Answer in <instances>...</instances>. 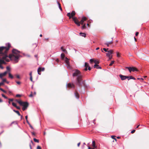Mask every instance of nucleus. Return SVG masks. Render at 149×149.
<instances>
[{
    "mask_svg": "<svg viewBox=\"0 0 149 149\" xmlns=\"http://www.w3.org/2000/svg\"><path fill=\"white\" fill-rule=\"evenodd\" d=\"M6 46L8 47H0V54H2L4 55L1 59H0V64L6 63L4 60H6L7 62H8L9 60L8 58V56L6 54L7 51L9 49V48L10 47V44L8 43L6 44Z\"/></svg>",
    "mask_w": 149,
    "mask_h": 149,
    "instance_id": "nucleus-1",
    "label": "nucleus"
},
{
    "mask_svg": "<svg viewBox=\"0 0 149 149\" xmlns=\"http://www.w3.org/2000/svg\"><path fill=\"white\" fill-rule=\"evenodd\" d=\"M20 53L19 51L13 49L12 50V54L9 55V58L10 60L14 61L15 63H17L20 56Z\"/></svg>",
    "mask_w": 149,
    "mask_h": 149,
    "instance_id": "nucleus-2",
    "label": "nucleus"
},
{
    "mask_svg": "<svg viewBox=\"0 0 149 149\" xmlns=\"http://www.w3.org/2000/svg\"><path fill=\"white\" fill-rule=\"evenodd\" d=\"M72 75L73 77L75 76L77 77V84L79 86H80L83 82L81 80L82 75L80 72L78 70H76L75 72L73 73Z\"/></svg>",
    "mask_w": 149,
    "mask_h": 149,
    "instance_id": "nucleus-3",
    "label": "nucleus"
},
{
    "mask_svg": "<svg viewBox=\"0 0 149 149\" xmlns=\"http://www.w3.org/2000/svg\"><path fill=\"white\" fill-rule=\"evenodd\" d=\"M75 12L74 11H73L71 13H68L67 14V15L69 17L70 19L72 17L75 24H76L78 26H80L79 22L78 21L76 17H73L75 15Z\"/></svg>",
    "mask_w": 149,
    "mask_h": 149,
    "instance_id": "nucleus-4",
    "label": "nucleus"
},
{
    "mask_svg": "<svg viewBox=\"0 0 149 149\" xmlns=\"http://www.w3.org/2000/svg\"><path fill=\"white\" fill-rule=\"evenodd\" d=\"M75 12L74 11H73L71 13H68L67 14V15L69 17L70 19L72 17L75 24H76L78 26H80L79 22L78 21L76 17H73L75 15Z\"/></svg>",
    "mask_w": 149,
    "mask_h": 149,
    "instance_id": "nucleus-5",
    "label": "nucleus"
},
{
    "mask_svg": "<svg viewBox=\"0 0 149 149\" xmlns=\"http://www.w3.org/2000/svg\"><path fill=\"white\" fill-rule=\"evenodd\" d=\"M75 12L74 11H73L71 13H68L67 14V15L69 17L70 19L72 17L75 24H76L78 26H80L79 22L78 21L76 17H73L75 15Z\"/></svg>",
    "mask_w": 149,
    "mask_h": 149,
    "instance_id": "nucleus-6",
    "label": "nucleus"
},
{
    "mask_svg": "<svg viewBox=\"0 0 149 149\" xmlns=\"http://www.w3.org/2000/svg\"><path fill=\"white\" fill-rule=\"evenodd\" d=\"M29 105L28 103L27 102H22V104H20V105L23 106L22 108V110L23 111L25 110L27 108Z\"/></svg>",
    "mask_w": 149,
    "mask_h": 149,
    "instance_id": "nucleus-7",
    "label": "nucleus"
},
{
    "mask_svg": "<svg viewBox=\"0 0 149 149\" xmlns=\"http://www.w3.org/2000/svg\"><path fill=\"white\" fill-rule=\"evenodd\" d=\"M130 72H131V71L134 72L135 71H138V69L134 67H127Z\"/></svg>",
    "mask_w": 149,
    "mask_h": 149,
    "instance_id": "nucleus-8",
    "label": "nucleus"
},
{
    "mask_svg": "<svg viewBox=\"0 0 149 149\" xmlns=\"http://www.w3.org/2000/svg\"><path fill=\"white\" fill-rule=\"evenodd\" d=\"M66 65L67 66V67L68 68L70 69L71 68V67L70 65L68 59L66 57Z\"/></svg>",
    "mask_w": 149,
    "mask_h": 149,
    "instance_id": "nucleus-9",
    "label": "nucleus"
},
{
    "mask_svg": "<svg viewBox=\"0 0 149 149\" xmlns=\"http://www.w3.org/2000/svg\"><path fill=\"white\" fill-rule=\"evenodd\" d=\"M119 77H120L121 79L122 80H125L126 79H127V78H129V77L128 76L123 75L122 74H120L119 75Z\"/></svg>",
    "mask_w": 149,
    "mask_h": 149,
    "instance_id": "nucleus-10",
    "label": "nucleus"
},
{
    "mask_svg": "<svg viewBox=\"0 0 149 149\" xmlns=\"http://www.w3.org/2000/svg\"><path fill=\"white\" fill-rule=\"evenodd\" d=\"M113 50H110L109 51H108L107 53L106 54L107 56L108 57L110 56H111V54L113 53Z\"/></svg>",
    "mask_w": 149,
    "mask_h": 149,
    "instance_id": "nucleus-11",
    "label": "nucleus"
},
{
    "mask_svg": "<svg viewBox=\"0 0 149 149\" xmlns=\"http://www.w3.org/2000/svg\"><path fill=\"white\" fill-rule=\"evenodd\" d=\"M87 18L84 16H83L82 17V19L80 22V24H83L84 21L86 20Z\"/></svg>",
    "mask_w": 149,
    "mask_h": 149,
    "instance_id": "nucleus-12",
    "label": "nucleus"
},
{
    "mask_svg": "<svg viewBox=\"0 0 149 149\" xmlns=\"http://www.w3.org/2000/svg\"><path fill=\"white\" fill-rule=\"evenodd\" d=\"M67 87L70 88H74V85L72 83H69L67 85Z\"/></svg>",
    "mask_w": 149,
    "mask_h": 149,
    "instance_id": "nucleus-13",
    "label": "nucleus"
},
{
    "mask_svg": "<svg viewBox=\"0 0 149 149\" xmlns=\"http://www.w3.org/2000/svg\"><path fill=\"white\" fill-rule=\"evenodd\" d=\"M7 73V72L6 71L3 73L0 74V78L2 79L3 77L5 76Z\"/></svg>",
    "mask_w": 149,
    "mask_h": 149,
    "instance_id": "nucleus-14",
    "label": "nucleus"
},
{
    "mask_svg": "<svg viewBox=\"0 0 149 149\" xmlns=\"http://www.w3.org/2000/svg\"><path fill=\"white\" fill-rule=\"evenodd\" d=\"M112 40L109 42H108L106 43H105V44L107 45V46L108 47L110 44H112L113 43V38H112Z\"/></svg>",
    "mask_w": 149,
    "mask_h": 149,
    "instance_id": "nucleus-15",
    "label": "nucleus"
},
{
    "mask_svg": "<svg viewBox=\"0 0 149 149\" xmlns=\"http://www.w3.org/2000/svg\"><path fill=\"white\" fill-rule=\"evenodd\" d=\"M85 67H88V69L90 70H91V68L90 66H89L88 64L86 63L85 62Z\"/></svg>",
    "mask_w": 149,
    "mask_h": 149,
    "instance_id": "nucleus-16",
    "label": "nucleus"
},
{
    "mask_svg": "<svg viewBox=\"0 0 149 149\" xmlns=\"http://www.w3.org/2000/svg\"><path fill=\"white\" fill-rule=\"evenodd\" d=\"M9 77L12 79L14 78L13 76L11 74L10 72L8 73Z\"/></svg>",
    "mask_w": 149,
    "mask_h": 149,
    "instance_id": "nucleus-17",
    "label": "nucleus"
},
{
    "mask_svg": "<svg viewBox=\"0 0 149 149\" xmlns=\"http://www.w3.org/2000/svg\"><path fill=\"white\" fill-rule=\"evenodd\" d=\"M94 67L97 69H101V67L99 66L97 64H95Z\"/></svg>",
    "mask_w": 149,
    "mask_h": 149,
    "instance_id": "nucleus-18",
    "label": "nucleus"
},
{
    "mask_svg": "<svg viewBox=\"0 0 149 149\" xmlns=\"http://www.w3.org/2000/svg\"><path fill=\"white\" fill-rule=\"evenodd\" d=\"M65 54H64L63 53H62L61 54V59L63 60H64V58H65Z\"/></svg>",
    "mask_w": 149,
    "mask_h": 149,
    "instance_id": "nucleus-19",
    "label": "nucleus"
},
{
    "mask_svg": "<svg viewBox=\"0 0 149 149\" xmlns=\"http://www.w3.org/2000/svg\"><path fill=\"white\" fill-rule=\"evenodd\" d=\"M75 96L78 99L79 98V94L77 92H76L75 93Z\"/></svg>",
    "mask_w": 149,
    "mask_h": 149,
    "instance_id": "nucleus-20",
    "label": "nucleus"
},
{
    "mask_svg": "<svg viewBox=\"0 0 149 149\" xmlns=\"http://www.w3.org/2000/svg\"><path fill=\"white\" fill-rule=\"evenodd\" d=\"M92 146L95 148H96V146H95V141H93L92 142Z\"/></svg>",
    "mask_w": 149,
    "mask_h": 149,
    "instance_id": "nucleus-21",
    "label": "nucleus"
},
{
    "mask_svg": "<svg viewBox=\"0 0 149 149\" xmlns=\"http://www.w3.org/2000/svg\"><path fill=\"white\" fill-rule=\"evenodd\" d=\"M129 77V78H127L128 80H129L130 79H133L134 80L135 79V78H134V77H133L132 76H131Z\"/></svg>",
    "mask_w": 149,
    "mask_h": 149,
    "instance_id": "nucleus-22",
    "label": "nucleus"
},
{
    "mask_svg": "<svg viewBox=\"0 0 149 149\" xmlns=\"http://www.w3.org/2000/svg\"><path fill=\"white\" fill-rule=\"evenodd\" d=\"M41 68H40V67L38 69L37 71H38V74L40 75V74L39 73V72L41 71Z\"/></svg>",
    "mask_w": 149,
    "mask_h": 149,
    "instance_id": "nucleus-23",
    "label": "nucleus"
},
{
    "mask_svg": "<svg viewBox=\"0 0 149 149\" xmlns=\"http://www.w3.org/2000/svg\"><path fill=\"white\" fill-rule=\"evenodd\" d=\"M94 62L95 63V64H97L99 63V61L97 60H95L94 61Z\"/></svg>",
    "mask_w": 149,
    "mask_h": 149,
    "instance_id": "nucleus-24",
    "label": "nucleus"
},
{
    "mask_svg": "<svg viewBox=\"0 0 149 149\" xmlns=\"http://www.w3.org/2000/svg\"><path fill=\"white\" fill-rule=\"evenodd\" d=\"M16 101L20 105V104H22V101H21V100H16Z\"/></svg>",
    "mask_w": 149,
    "mask_h": 149,
    "instance_id": "nucleus-25",
    "label": "nucleus"
},
{
    "mask_svg": "<svg viewBox=\"0 0 149 149\" xmlns=\"http://www.w3.org/2000/svg\"><path fill=\"white\" fill-rule=\"evenodd\" d=\"M80 34H81V36L83 37H86V34L84 33H80Z\"/></svg>",
    "mask_w": 149,
    "mask_h": 149,
    "instance_id": "nucleus-26",
    "label": "nucleus"
},
{
    "mask_svg": "<svg viewBox=\"0 0 149 149\" xmlns=\"http://www.w3.org/2000/svg\"><path fill=\"white\" fill-rule=\"evenodd\" d=\"M57 3H58V7L59 8V9L61 10H62V8L61 7V4L60 3H59L58 2H57Z\"/></svg>",
    "mask_w": 149,
    "mask_h": 149,
    "instance_id": "nucleus-27",
    "label": "nucleus"
},
{
    "mask_svg": "<svg viewBox=\"0 0 149 149\" xmlns=\"http://www.w3.org/2000/svg\"><path fill=\"white\" fill-rule=\"evenodd\" d=\"M13 111L16 112L19 116H20V114L19 112V111H16L15 110H14Z\"/></svg>",
    "mask_w": 149,
    "mask_h": 149,
    "instance_id": "nucleus-28",
    "label": "nucleus"
},
{
    "mask_svg": "<svg viewBox=\"0 0 149 149\" xmlns=\"http://www.w3.org/2000/svg\"><path fill=\"white\" fill-rule=\"evenodd\" d=\"M117 56L118 57H120V54L118 52H116Z\"/></svg>",
    "mask_w": 149,
    "mask_h": 149,
    "instance_id": "nucleus-29",
    "label": "nucleus"
},
{
    "mask_svg": "<svg viewBox=\"0 0 149 149\" xmlns=\"http://www.w3.org/2000/svg\"><path fill=\"white\" fill-rule=\"evenodd\" d=\"M15 76L18 79H20V77L19 75L18 74H16L15 75Z\"/></svg>",
    "mask_w": 149,
    "mask_h": 149,
    "instance_id": "nucleus-30",
    "label": "nucleus"
},
{
    "mask_svg": "<svg viewBox=\"0 0 149 149\" xmlns=\"http://www.w3.org/2000/svg\"><path fill=\"white\" fill-rule=\"evenodd\" d=\"M86 28V24H84L81 27V29H85Z\"/></svg>",
    "mask_w": 149,
    "mask_h": 149,
    "instance_id": "nucleus-31",
    "label": "nucleus"
},
{
    "mask_svg": "<svg viewBox=\"0 0 149 149\" xmlns=\"http://www.w3.org/2000/svg\"><path fill=\"white\" fill-rule=\"evenodd\" d=\"M33 140L34 141L38 143L39 140L36 138H34Z\"/></svg>",
    "mask_w": 149,
    "mask_h": 149,
    "instance_id": "nucleus-32",
    "label": "nucleus"
},
{
    "mask_svg": "<svg viewBox=\"0 0 149 149\" xmlns=\"http://www.w3.org/2000/svg\"><path fill=\"white\" fill-rule=\"evenodd\" d=\"M0 90L1 91H2L4 93H6V91L5 90H4L3 89L1 88H0Z\"/></svg>",
    "mask_w": 149,
    "mask_h": 149,
    "instance_id": "nucleus-33",
    "label": "nucleus"
},
{
    "mask_svg": "<svg viewBox=\"0 0 149 149\" xmlns=\"http://www.w3.org/2000/svg\"><path fill=\"white\" fill-rule=\"evenodd\" d=\"M138 80H140L141 81V82L143 81V79L142 78H137V79Z\"/></svg>",
    "mask_w": 149,
    "mask_h": 149,
    "instance_id": "nucleus-34",
    "label": "nucleus"
},
{
    "mask_svg": "<svg viewBox=\"0 0 149 149\" xmlns=\"http://www.w3.org/2000/svg\"><path fill=\"white\" fill-rule=\"evenodd\" d=\"M114 61H112L109 64V65L110 66H111L114 63Z\"/></svg>",
    "mask_w": 149,
    "mask_h": 149,
    "instance_id": "nucleus-35",
    "label": "nucleus"
},
{
    "mask_svg": "<svg viewBox=\"0 0 149 149\" xmlns=\"http://www.w3.org/2000/svg\"><path fill=\"white\" fill-rule=\"evenodd\" d=\"M2 82L4 83V82H6V79H3L2 78Z\"/></svg>",
    "mask_w": 149,
    "mask_h": 149,
    "instance_id": "nucleus-36",
    "label": "nucleus"
},
{
    "mask_svg": "<svg viewBox=\"0 0 149 149\" xmlns=\"http://www.w3.org/2000/svg\"><path fill=\"white\" fill-rule=\"evenodd\" d=\"M6 69H7V70H8V71H9V72L10 71V68L9 67L7 66L6 67Z\"/></svg>",
    "mask_w": 149,
    "mask_h": 149,
    "instance_id": "nucleus-37",
    "label": "nucleus"
},
{
    "mask_svg": "<svg viewBox=\"0 0 149 149\" xmlns=\"http://www.w3.org/2000/svg\"><path fill=\"white\" fill-rule=\"evenodd\" d=\"M2 96L3 97H4L5 99H7L8 98L7 97H6L5 95H4L3 94H2Z\"/></svg>",
    "mask_w": 149,
    "mask_h": 149,
    "instance_id": "nucleus-38",
    "label": "nucleus"
},
{
    "mask_svg": "<svg viewBox=\"0 0 149 149\" xmlns=\"http://www.w3.org/2000/svg\"><path fill=\"white\" fill-rule=\"evenodd\" d=\"M12 105H13V106H14V107H16V104L14 102H12Z\"/></svg>",
    "mask_w": 149,
    "mask_h": 149,
    "instance_id": "nucleus-39",
    "label": "nucleus"
},
{
    "mask_svg": "<svg viewBox=\"0 0 149 149\" xmlns=\"http://www.w3.org/2000/svg\"><path fill=\"white\" fill-rule=\"evenodd\" d=\"M103 49L105 52H107L108 51H107V50H108L109 49L108 48L106 49L105 48H103Z\"/></svg>",
    "mask_w": 149,
    "mask_h": 149,
    "instance_id": "nucleus-40",
    "label": "nucleus"
},
{
    "mask_svg": "<svg viewBox=\"0 0 149 149\" xmlns=\"http://www.w3.org/2000/svg\"><path fill=\"white\" fill-rule=\"evenodd\" d=\"M33 93L32 92H31V94L29 95V96L30 97H33Z\"/></svg>",
    "mask_w": 149,
    "mask_h": 149,
    "instance_id": "nucleus-41",
    "label": "nucleus"
},
{
    "mask_svg": "<svg viewBox=\"0 0 149 149\" xmlns=\"http://www.w3.org/2000/svg\"><path fill=\"white\" fill-rule=\"evenodd\" d=\"M111 138L113 139H114L116 141L117 140H116V139L114 137V136H111Z\"/></svg>",
    "mask_w": 149,
    "mask_h": 149,
    "instance_id": "nucleus-42",
    "label": "nucleus"
},
{
    "mask_svg": "<svg viewBox=\"0 0 149 149\" xmlns=\"http://www.w3.org/2000/svg\"><path fill=\"white\" fill-rule=\"evenodd\" d=\"M108 57L109 58V60L111 59L112 58V56H110Z\"/></svg>",
    "mask_w": 149,
    "mask_h": 149,
    "instance_id": "nucleus-43",
    "label": "nucleus"
},
{
    "mask_svg": "<svg viewBox=\"0 0 149 149\" xmlns=\"http://www.w3.org/2000/svg\"><path fill=\"white\" fill-rule=\"evenodd\" d=\"M61 49L62 50V51L64 52L65 51V50L63 49V47H61Z\"/></svg>",
    "mask_w": 149,
    "mask_h": 149,
    "instance_id": "nucleus-44",
    "label": "nucleus"
},
{
    "mask_svg": "<svg viewBox=\"0 0 149 149\" xmlns=\"http://www.w3.org/2000/svg\"><path fill=\"white\" fill-rule=\"evenodd\" d=\"M30 126V127L32 129H33V127L30 124H29V125Z\"/></svg>",
    "mask_w": 149,
    "mask_h": 149,
    "instance_id": "nucleus-45",
    "label": "nucleus"
},
{
    "mask_svg": "<svg viewBox=\"0 0 149 149\" xmlns=\"http://www.w3.org/2000/svg\"><path fill=\"white\" fill-rule=\"evenodd\" d=\"M16 82L18 84H21V82L20 81H16Z\"/></svg>",
    "mask_w": 149,
    "mask_h": 149,
    "instance_id": "nucleus-46",
    "label": "nucleus"
},
{
    "mask_svg": "<svg viewBox=\"0 0 149 149\" xmlns=\"http://www.w3.org/2000/svg\"><path fill=\"white\" fill-rule=\"evenodd\" d=\"M16 97H20L21 96V95L19 94H17L16 95Z\"/></svg>",
    "mask_w": 149,
    "mask_h": 149,
    "instance_id": "nucleus-47",
    "label": "nucleus"
},
{
    "mask_svg": "<svg viewBox=\"0 0 149 149\" xmlns=\"http://www.w3.org/2000/svg\"><path fill=\"white\" fill-rule=\"evenodd\" d=\"M90 61L91 63L92 62L94 61L93 59H90Z\"/></svg>",
    "mask_w": 149,
    "mask_h": 149,
    "instance_id": "nucleus-48",
    "label": "nucleus"
},
{
    "mask_svg": "<svg viewBox=\"0 0 149 149\" xmlns=\"http://www.w3.org/2000/svg\"><path fill=\"white\" fill-rule=\"evenodd\" d=\"M30 80H31V81L33 82L32 77H30Z\"/></svg>",
    "mask_w": 149,
    "mask_h": 149,
    "instance_id": "nucleus-49",
    "label": "nucleus"
},
{
    "mask_svg": "<svg viewBox=\"0 0 149 149\" xmlns=\"http://www.w3.org/2000/svg\"><path fill=\"white\" fill-rule=\"evenodd\" d=\"M37 149H41V147L39 146H38L37 148Z\"/></svg>",
    "mask_w": 149,
    "mask_h": 149,
    "instance_id": "nucleus-50",
    "label": "nucleus"
},
{
    "mask_svg": "<svg viewBox=\"0 0 149 149\" xmlns=\"http://www.w3.org/2000/svg\"><path fill=\"white\" fill-rule=\"evenodd\" d=\"M4 84V83L3 82H0V86H1V85H3Z\"/></svg>",
    "mask_w": 149,
    "mask_h": 149,
    "instance_id": "nucleus-51",
    "label": "nucleus"
},
{
    "mask_svg": "<svg viewBox=\"0 0 149 149\" xmlns=\"http://www.w3.org/2000/svg\"><path fill=\"white\" fill-rule=\"evenodd\" d=\"M0 68L2 69H3V66H2L1 65V64H0Z\"/></svg>",
    "mask_w": 149,
    "mask_h": 149,
    "instance_id": "nucleus-52",
    "label": "nucleus"
},
{
    "mask_svg": "<svg viewBox=\"0 0 149 149\" xmlns=\"http://www.w3.org/2000/svg\"><path fill=\"white\" fill-rule=\"evenodd\" d=\"M41 71H44L45 70V68H41Z\"/></svg>",
    "mask_w": 149,
    "mask_h": 149,
    "instance_id": "nucleus-53",
    "label": "nucleus"
},
{
    "mask_svg": "<svg viewBox=\"0 0 149 149\" xmlns=\"http://www.w3.org/2000/svg\"><path fill=\"white\" fill-rule=\"evenodd\" d=\"M9 100L10 101H12L13 100V99H9Z\"/></svg>",
    "mask_w": 149,
    "mask_h": 149,
    "instance_id": "nucleus-54",
    "label": "nucleus"
},
{
    "mask_svg": "<svg viewBox=\"0 0 149 149\" xmlns=\"http://www.w3.org/2000/svg\"><path fill=\"white\" fill-rule=\"evenodd\" d=\"M16 107L17 109H20V108L19 107L17 106L16 107Z\"/></svg>",
    "mask_w": 149,
    "mask_h": 149,
    "instance_id": "nucleus-55",
    "label": "nucleus"
},
{
    "mask_svg": "<svg viewBox=\"0 0 149 149\" xmlns=\"http://www.w3.org/2000/svg\"><path fill=\"white\" fill-rule=\"evenodd\" d=\"M139 34V32H136V33L135 35L136 36H137Z\"/></svg>",
    "mask_w": 149,
    "mask_h": 149,
    "instance_id": "nucleus-56",
    "label": "nucleus"
},
{
    "mask_svg": "<svg viewBox=\"0 0 149 149\" xmlns=\"http://www.w3.org/2000/svg\"><path fill=\"white\" fill-rule=\"evenodd\" d=\"M80 143H81L79 142L77 144V146L78 147H79L80 146Z\"/></svg>",
    "mask_w": 149,
    "mask_h": 149,
    "instance_id": "nucleus-57",
    "label": "nucleus"
},
{
    "mask_svg": "<svg viewBox=\"0 0 149 149\" xmlns=\"http://www.w3.org/2000/svg\"><path fill=\"white\" fill-rule=\"evenodd\" d=\"M29 75L30 76V77H32V72H31L30 73H29Z\"/></svg>",
    "mask_w": 149,
    "mask_h": 149,
    "instance_id": "nucleus-58",
    "label": "nucleus"
},
{
    "mask_svg": "<svg viewBox=\"0 0 149 149\" xmlns=\"http://www.w3.org/2000/svg\"><path fill=\"white\" fill-rule=\"evenodd\" d=\"M135 130H133L132 131H131V133H133L135 132Z\"/></svg>",
    "mask_w": 149,
    "mask_h": 149,
    "instance_id": "nucleus-59",
    "label": "nucleus"
},
{
    "mask_svg": "<svg viewBox=\"0 0 149 149\" xmlns=\"http://www.w3.org/2000/svg\"><path fill=\"white\" fill-rule=\"evenodd\" d=\"M35 57L36 58H37V59L38 60V55H35Z\"/></svg>",
    "mask_w": 149,
    "mask_h": 149,
    "instance_id": "nucleus-60",
    "label": "nucleus"
},
{
    "mask_svg": "<svg viewBox=\"0 0 149 149\" xmlns=\"http://www.w3.org/2000/svg\"><path fill=\"white\" fill-rule=\"evenodd\" d=\"M27 118H28V116H25V119H26V120H27Z\"/></svg>",
    "mask_w": 149,
    "mask_h": 149,
    "instance_id": "nucleus-61",
    "label": "nucleus"
},
{
    "mask_svg": "<svg viewBox=\"0 0 149 149\" xmlns=\"http://www.w3.org/2000/svg\"><path fill=\"white\" fill-rule=\"evenodd\" d=\"M26 122L28 124V125L30 123H29V122L28 121V120H26Z\"/></svg>",
    "mask_w": 149,
    "mask_h": 149,
    "instance_id": "nucleus-62",
    "label": "nucleus"
},
{
    "mask_svg": "<svg viewBox=\"0 0 149 149\" xmlns=\"http://www.w3.org/2000/svg\"><path fill=\"white\" fill-rule=\"evenodd\" d=\"M87 67H86L85 69H84V70L85 71H86L87 70Z\"/></svg>",
    "mask_w": 149,
    "mask_h": 149,
    "instance_id": "nucleus-63",
    "label": "nucleus"
},
{
    "mask_svg": "<svg viewBox=\"0 0 149 149\" xmlns=\"http://www.w3.org/2000/svg\"><path fill=\"white\" fill-rule=\"evenodd\" d=\"M2 100L0 98V102H2Z\"/></svg>",
    "mask_w": 149,
    "mask_h": 149,
    "instance_id": "nucleus-64",
    "label": "nucleus"
}]
</instances>
